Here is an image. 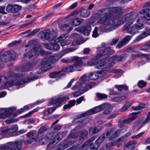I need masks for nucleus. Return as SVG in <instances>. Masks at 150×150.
<instances>
[{
  "label": "nucleus",
  "instance_id": "obj_1",
  "mask_svg": "<svg viewBox=\"0 0 150 150\" xmlns=\"http://www.w3.org/2000/svg\"><path fill=\"white\" fill-rule=\"evenodd\" d=\"M7 75V80L3 82L4 83L2 86L4 88L11 87L14 85L19 86L31 81H34L38 78V76H33L21 81L22 79L19 74L11 71L8 72Z\"/></svg>",
  "mask_w": 150,
  "mask_h": 150
},
{
  "label": "nucleus",
  "instance_id": "obj_2",
  "mask_svg": "<svg viewBox=\"0 0 150 150\" xmlns=\"http://www.w3.org/2000/svg\"><path fill=\"white\" fill-rule=\"evenodd\" d=\"M114 57H93L87 63L89 66L96 65V68L97 69H103L107 68L109 65L113 64L112 58Z\"/></svg>",
  "mask_w": 150,
  "mask_h": 150
},
{
  "label": "nucleus",
  "instance_id": "obj_3",
  "mask_svg": "<svg viewBox=\"0 0 150 150\" xmlns=\"http://www.w3.org/2000/svg\"><path fill=\"white\" fill-rule=\"evenodd\" d=\"M106 16L103 17L98 21L99 23L102 24L106 25L104 31L108 32L115 29L117 25V21L108 12L105 13Z\"/></svg>",
  "mask_w": 150,
  "mask_h": 150
},
{
  "label": "nucleus",
  "instance_id": "obj_4",
  "mask_svg": "<svg viewBox=\"0 0 150 150\" xmlns=\"http://www.w3.org/2000/svg\"><path fill=\"white\" fill-rule=\"evenodd\" d=\"M28 44L30 46L33 47V49L28 53L29 56H44L50 55L51 54L50 52H45L42 50L41 45L35 40H31L28 42Z\"/></svg>",
  "mask_w": 150,
  "mask_h": 150
},
{
  "label": "nucleus",
  "instance_id": "obj_5",
  "mask_svg": "<svg viewBox=\"0 0 150 150\" xmlns=\"http://www.w3.org/2000/svg\"><path fill=\"white\" fill-rule=\"evenodd\" d=\"M99 11L101 13L105 11L108 12L113 17V18H115L117 21L120 16L122 15L124 13L123 8L121 7H114L108 8H104L100 9Z\"/></svg>",
  "mask_w": 150,
  "mask_h": 150
},
{
  "label": "nucleus",
  "instance_id": "obj_6",
  "mask_svg": "<svg viewBox=\"0 0 150 150\" xmlns=\"http://www.w3.org/2000/svg\"><path fill=\"white\" fill-rule=\"evenodd\" d=\"M61 57H45L41 61L42 70L46 71L51 69V64L58 61Z\"/></svg>",
  "mask_w": 150,
  "mask_h": 150
},
{
  "label": "nucleus",
  "instance_id": "obj_7",
  "mask_svg": "<svg viewBox=\"0 0 150 150\" xmlns=\"http://www.w3.org/2000/svg\"><path fill=\"white\" fill-rule=\"evenodd\" d=\"M109 106L107 103H103L99 106L91 109L79 115L80 117H83L88 115H91L98 113L105 108H108Z\"/></svg>",
  "mask_w": 150,
  "mask_h": 150
},
{
  "label": "nucleus",
  "instance_id": "obj_8",
  "mask_svg": "<svg viewBox=\"0 0 150 150\" xmlns=\"http://www.w3.org/2000/svg\"><path fill=\"white\" fill-rule=\"evenodd\" d=\"M113 131V129H111L105 132L101 135L96 141L95 144L91 148V150H97L99 147V145L102 143L109 136Z\"/></svg>",
  "mask_w": 150,
  "mask_h": 150
},
{
  "label": "nucleus",
  "instance_id": "obj_9",
  "mask_svg": "<svg viewBox=\"0 0 150 150\" xmlns=\"http://www.w3.org/2000/svg\"><path fill=\"white\" fill-rule=\"evenodd\" d=\"M81 59V58L79 57H71L70 58L62 59L61 61L63 63L67 64L70 63L75 61L74 67L76 68V69L79 70V69L81 68V66L82 63Z\"/></svg>",
  "mask_w": 150,
  "mask_h": 150
},
{
  "label": "nucleus",
  "instance_id": "obj_10",
  "mask_svg": "<svg viewBox=\"0 0 150 150\" xmlns=\"http://www.w3.org/2000/svg\"><path fill=\"white\" fill-rule=\"evenodd\" d=\"M22 142H10L6 145L1 146V150H20L21 147Z\"/></svg>",
  "mask_w": 150,
  "mask_h": 150
},
{
  "label": "nucleus",
  "instance_id": "obj_11",
  "mask_svg": "<svg viewBox=\"0 0 150 150\" xmlns=\"http://www.w3.org/2000/svg\"><path fill=\"white\" fill-rule=\"evenodd\" d=\"M149 10L145 6H144L143 9L140 11L137 15L138 18L137 19V22H139L141 20L142 21H145L146 20L150 21V13L149 12Z\"/></svg>",
  "mask_w": 150,
  "mask_h": 150
},
{
  "label": "nucleus",
  "instance_id": "obj_12",
  "mask_svg": "<svg viewBox=\"0 0 150 150\" xmlns=\"http://www.w3.org/2000/svg\"><path fill=\"white\" fill-rule=\"evenodd\" d=\"M54 34V33L47 30L40 31L38 35L40 36L41 38H45L46 40L51 41L53 40L55 38Z\"/></svg>",
  "mask_w": 150,
  "mask_h": 150
},
{
  "label": "nucleus",
  "instance_id": "obj_13",
  "mask_svg": "<svg viewBox=\"0 0 150 150\" xmlns=\"http://www.w3.org/2000/svg\"><path fill=\"white\" fill-rule=\"evenodd\" d=\"M69 99L68 96H65L59 98H51L49 101V103L52 105L55 106L56 108L60 107L61 103L64 101Z\"/></svg>",
  "mask_w": 150,
  "mask_h": 150
},
{
  "label": "nucleus",
  "instance_id": "obj_14",
  "mask_svg": "<svg viewBox=\"0 0 150 150\" xmlns=\"http://www.w3.org/2000/svg\"><path fill=\"white\" fill-rule=\"evenodd\" d=\"M133 17L134 14L132 13H130L124 15L120 21L119 24H123L127 22L126 23H128L129 24L132 25L135 19Z\"/></svg>",
  "mask_w": 150,
  "mask_h": 150
},
{
  "label": "nucleus",
  "instance_id": "obj_15",
  "mask_svg": "<svg viewBox=\"0 0 150 150\" xmlns=\"http://www.w3.org/2000/svg\"><path fill=\"white\" fill-rule=\"evenodd\" d=\"M22 6L18 5H13L12 4H9L6 8V10L10 13H13L15 15L19 10L21 9Z\"/></svg>",
  "mask_w": 150,
  "mask_h": 150
},
{
  "label": "nucleus",
  "instance_id": "obj_16",
  "mask_svg": "<svg viewBox=\"0 0 150 150\" xmlns=\"http://www.w3.org/2000/svg\"><path fill=\"white\" fill-rule=\"evenodd\" d=\"M132 37V35H128L126 36L123 39L119 42L116 46V47L118 48H121L130 40Z\"/></svg>",
  "mask_w": 150,
  "mask_h": 150
},
{
  "label": "nucleus",
  "instance_id": "obj_17",
  "mask_svg": "<svg viewBox=\"0 0 150 150\" xmlns=\"http://www.w3.org/2000/svg\"><path fill=\"white\" fill-rule=\"evenodd\" d=\"M131 25L129 24L128 23H126L123 27V29L131 34L134 35L137 32L135 28L133 27H130Z\"/></svg>",
  "mask_w": 150,
  "mask_h": 150
},
{
  "label": "nucleus",
  "instance_id": "obj_18",
  "mask_svg": "<svg viewBox=\"0 0 150 150\" xmlns=\"http://www.w3.org/2000/svg\"><path fill=\"white\" fill-rule=\"evenodd\" d=\"M112 53H113V51L111 50L110 47H108L101 50L98 54V56H103L108 54H110Z\"/></svg>",
  "mask_w": 150,
  "mask_h": 150
},
{
  "label": "nucleus",
  "instance_id": "obj_19",
  "mask_svg": "<svg viewBox=\"0 0 150 150\" xmlns=\"http://www.w3.org/2000/svg\"><path fill=\"white\" fill-rule=\"evenodd\" d=\"M148 122V121L146 119L142 117L139 118L134 123V125L136 127H141L142 125H145Z\"/></svg>",
  "mask_w": 150,
  "mask_h": 150
},
{
  "label": "nucleus",
  "instance_id": "obj_20",
  "mask_svg": "<svg viewBox=\"0 0 150 150\" xmlns=\"http://www.w3.org/2000/svg\"><path fill=\"white\" fill-rule=\"evenodd\" d=\"M35 65V64L33 62L28 63L23 66L21 69V71L23 72L30 71Z\"/></svg>",
  "mask_w": 150,
  "mask_h": 150
},
{
  "label": "nucleus",
  "instance_id": "obj_21",
  "mask_svg": "<svg viewBox=\"0 0 150 150\" xmlns=\"http://www.w3.org/2000/svg\"><path fill=\"white\" fill-rule=\"evenodd\" d=\"M10 115V112L6 109H0V119L5 118Z\"/></svg>",
  "mask_w": 150,
  "mask_h": 150
},
{
  "label": "nucleus",
  "instance_id": "obj_22",
  "mask_svg": "<svg viewBox=\"0 0 150 150\" xmlns=\"http://www.w3.org/2000/svg\"><path fill=\"white\" fill-rule=\"evenodd\" d=\"M150 35V28L144 32L136 38V40L139 41L145 37Z\"/></svg>",
  "mask_w": 150,
  "mask_h": 150
},
{
  "label": "nucleus",
  "instance_id": "obj_23",
  "mask_svg": "<svg viewBox=\"0 0 150 150\" xmlns=\"http://www.w3.org/2000/svg\"><path fill=\"white\" fill-rule=\"evenodd\" d=\"M101 129V127H93L89 129V133L90 135H92L98 133Z\"/></svg>",
  "mask_w": 150,
  "mask_h": 150
},
{
  "label": "nucleus",
  "instance_id": "obj_24",
  "mask_svg": "<svg viewBox=\"0 0 150 150\" xmlns=\"http://www.w3.org/2000/svg\"><path fill=\"white\" fill-rule=\"evenodd\" d=\"M80 16L83 18L88 17L90 13L89 11H88L87 9L84 8L83 7L81 8H80Z\"/></svg>",
  "mask_w": 150,
  "mask_h": 150
},
{
  "label": "nucleus",
  "instance_id": "obj_25",
  "mask_svg": "<svg viewBox=\"0 0 150 150\" xmlns=\"http://www.w3.org/2000/svg\"><path fill=\"white\" fill-rule=\"evenodd\" d=\"M64 75V73H62V71H58L51 72L50 74V76L51 78H54L57 77H60V76H63Z\"/></svg>",
  "mask_w": 150,
  "mask_h": 150
},
{
  "label": "nucleus",
  "instance_id": "obj_26",
  "mask_svg": "<svg viewBox=\"0 0 150 150\" xmlns=\"http://www.w3.org/2000/svg\"><path fill=\"white\" fill-rule=\"evenodd\" d=\"M18 55L16 52L13 50H10L6 51L3 54L2 56H16Z\"/></svg>",
  "mask_w": 150,
  "mask_h": 150
},
{
  "label": "nucleus",
  "instance_id": "obj_27",
  "mask_svg": "<svg viewBox=\"0 0 150 150\" xmlns=\"http://www.w3.org/2000/svg\"><path fill=\"white\" fill-rule=\"evenodd\" d=\"M83 21V20L81 18H76L72 20L71 23L74 26H76L80 24Z\"/></svg>",
  "mask_w": 150,
  "mask_h": 150
},
{
  "label": "nucleus",
  "instance_id": "obj_28",
  "mask_svg": "<svg viewBox=\"0 0 150 150\" xmlns=\"http://www.w3.org/2000/svg\"><path fill=\"white\" fill-rule=\"evenodd\" d=\"M74 66H67L65 67H63L62 68L61 70L62 73V72H71L73 71Z\"/></svg>",
  "mask_w": 150,
  "mask_h": 150
},
{
  "label": "nucleus",
  "instance_id": "obj_29",
  "mask_svg": "<svg viewBox=\"0 0 150 150\" xmlns=\"http://www.w3.org/2000/svg\"><path fill=\"white\" fill-rule=\"evenodd\" d=\"M96 137L95 136L91 137L84 143L82 144V147H84L85 146L88 145L90 146H91L93 145L92 142L96 139Z\"/></svg>",
  "mask_w": 150,
  "mask_h": 150
},
{
  "label": "nucleus",
  "instance_id": "obj_30",
  "mask_svg": "<svg viewBox=\"0 0 150 150\" xmlns=\"http://www.w3.org/2000/svg\"><path fill=\"white\" fill-rule=\"evenodd\" d=\"M103 71H101L100 73L98 72H95L91 73L89 75V78L90 79L92 80H96L99 77V74L102 73Z\"/></svg>",
  "mask_w": 150,
  "mask_h": 150
},
{
  "label": "nucleus",
  "instance_id": "obj_31",
  "mask_svg": "<svg viewBox=\"0 0 150 150\" xmlns=\"http://www.w3.org/2000/svg\"><path fill=\"white\" fill-rule=\"evenodd\" d=\"M83 30H82V33L85 35L88 36L91 30V27L90 25H87L83 26Z\"/></svg>",
  "mask_w": 150,
  "mask_h": 150
},
{
  "label": "nucleus",
  "instance_id": "obj_32",
  "mask_svg": "<svg viewBox=\"0 0 150 150\" xmlns=\"http://www.w3.org/2000/svg\"><path fill=\"white\" fill-rule=\"evenodd\" d=\"M16 59V57H0V62L2 61H10Z\"/></svg>",
  "mask_w": 150,
  "mask_h": 150
},
{
  "label": "nucleus",
  "instance_id": "obj_33",
  "mask_svg": "<svg viewBox=\"0 0 150 150\" xmlns=\"http://www.w3.org/2000/svg\"><path fill=\"white\" fill-rule=\"evenodd\" d=\"M130 120L129 119H121L118 122L119 127L120 128L122 127L125 124L128 123L130 122Z\"/></svg>",
  "mask_w": 150,
  "mask_h": 150
},
{
  "label": "nucleus",
  "instance_id": "obj_34",
  "mask_svg": "<svg viewBox=\"0 0 150 150\" xmlns=\"http://www.w3.org/2000/svg\"><path fill=\"white\" fill-rule=\"evenodd\" d=\"M96 84L94 82L90 83L86 85L84 88L83 89V91L86 92L90 89L94 87Z\"/></svg>",
  "mask_w": 150,
  "mask_h": 150
},
{
  "label": "nucleus",
  "instance_id": "obj_35",
  "mask_svg": "<svg viewBox=\"0 0 150 150\" xmlns=\"http://www.w3.org/2000/svg\"><path fill=\"white\" fill-rule=\"evenodd\" d=\"M76 49L74 47L73 48H67L63 50L61 52V56H63L65 54L69 53L70 52H71L75 50Z\"/></svg>",
  "mask_w": 150,
  "mask_h": 150
},
{
  "label": "nucleus",
  "instance_id": "obj_36",
  "mask_svg": "<svg viewBox=\"0 0 150 150\" xmlns=\"http://www.w3.org/2000/svg\"><path fill=\"white\" fill-rule=\"evenodd\" d=\"M10 133L8 127H5L0 130V134L1 135H3Z\"/></svg>",
  "mask_w": 150,
  "mask_h": 150
},
{
  "label": "nucleus",
  "instance_id": "obj_37",
  "mask_svg": "<svg viewBox=\"0 0 150 150\" xmlns=\"http://www.w3.org/2000/svg\"><path fill=\"white\" fill-rule=\"evenodd\" d=\"M124 57H113V64L111 65H109L108 67H109L110 66H112L116 62H120L122 61L123 59L124 58Z\"/></svg>",
  "mask_w": 150,
  "mask_h": 150
},
{
  "label": "nucleus",
  "instance_id": "obj_38",
  "mask_svg": "<svg viewBox=\"0 0 150 150\" xmlns=\"http://www.w3.org/2000/svg\"><path fill=\"white\" fill-rule=\"evenodd\" d=\"M88 135V132L87 130H84L81 132L80 138L82 139L86 138Z\"/></svg>",
  "mask_w": 150,
  "mask_h": 150
},
{
  "label": "nucleus",
  "instance_id": "obj_39",
  "mask_svg": "<svg viewBox=\"0 0 150 150\" xmlns=\"http://www.w3.org/2000/svg\"><path fill=\"white\" fill-rule=\"evenodd\" d=\"M132 104V103L126 102L120 110V111L123 112L125 111Z\"/></svg>",
  "mask_w": 150,
  "mask_h": 150
},
{
  "label": "nucleus",
  "instance_id": "obj_40",
  "mask_svg": "<svg viewBox=\"0 0 150 150\" xmlns=\"http://www.w3.org/2000/svg\"><path fill=\"white\" fill-rule=\"evenodd\" d=\"M120 133V131L119 130H116L113 133L109 138V139L110 140H112V139L117 137Z\"/></svg>",
  "mask_w": 150,
  "mask_h": 150
},
{
  "label": "nucleus",
  "instance_id": "obj_41",
  "mask_svg": "<svg viewBox=\"0 0 150 150\" xmlns=\"http://www.w3.org/2000/svg\"><path fill=\"white\" fill-rule=\"evenodd\" d=\"M115 87L120 91H122L123 90H127L128 88L127 86L123 85H115Z\"/></svg>",
  "mask_w": 150,
  "mask_h": 150
},
{
  "label": "nucleus",
  "instance_id": "obj_42",
  "mask_svg": "<svg viewBox=\"0 0 150 150\" xmlns=\"http://www.w3.org/2000/svg\"><path fill=\"white\" fill-rule=\"evenodd\" d=\"M49 128L48 126H43L41 127L38 131V133L42 134L46 131Z\"/></svg>",
  "mask_w": 150,
  "mask_h": 150
},
{
  "label": "nucleus",
  "instance_id": "obj_43",
  "mask_svg": "<svg viewBox=\"0 0 150 150\" xmlns=\"http://www.w3.org/2000/svg\"><path fill=\"white\" fill-rule=\"evenodd\" d=\"M45 137L48 140H52L55 138V136L53 133L51 132L47 134Z\"/></svg>",
  "mask_w": 150,
  "mask_h": 150
},
{
  "label": "nucleus",
  "instance_id": "obj_44",
  "mask_svg": "<svg viewBox=\"0 0 150 150\" xmlns=\"http://www.w3.org/2000/svg\"><path fill=\"white\" fill-rule=\"evenodd\" d=\"M78 134L76 132H75L74 130H72L71 131V133L68 136V138L71 139L76 137L77 136Z\"/></svg>",
  "mask_w": 150,
  "mask_h": 150
},
{
  "label": "nucleus",
  "instance_id": "obj_45",
  "mask_svg": "<svg viewBox=\"0 0 150 150\" xmlns=\"http://www.w3.org/2000/svg\"><path fill=\"white\" fill-rule=\"evenodd\" d=\"M21 41L20 40L18 41H15L8 44V46L9 47H11L17 45L21 43Z\"/></svg>",
  "mask_w": 150,
  "mask_h": 150
},
{
  "label": "nucleus",
  "instance_id": "obj_46",
  "mask_svg": "<svg viewBox=\"0 0 150 150\" xmlns=\"http://www.w3.org/2000/svg\"><path fill=\"white\" fill-rule=\"evenodd\" d=\"M150 48V41L140 48L141 50H147Z\"/></svg>",
  "mask_w": 150,
  "mask_h": 150
},
{
  "label": "nucleus",
  "instance_id": "obj_47",
  "mask_svg": "<svg viewBox=\"0 0 150 150\" xmlns=\"http://www.w3.org/2000/svg\"><path fill=\"white\" fill-rule=\"evenodd\" d=\"M40 30L39 28L35 29L33 30L32 32L27 35L26 36L27 37H29L35 35L37 33H38Z\"/></svg>",
  "mask_w": 150,
  "mask_h": 150
},
{
  "label": "nucleus",
  "instance_id": "obj_48",
  "mask_svg": "<svg viewBox=\"0 0 150 150\" xmlns=\"http://www.w3.org/2000/svg\"><path fill=\"white\" fill-rule=\"evenodd\" d=\"M139 113L138 112H133L130 114V117L127 118V119H129L131 120L130 122H132L133 120L135 119L137 117V115Z\"/></svg>",
  "mask_w": 150,
  "mask_h": 150
},
{
  "label": "nucleus",
  "instance_id": "obj_49",
  "mask_svg": "<svg viewBox=\"0 0 150 150\" xmlns=\"http://www.w3.org/2000/svg\"><path fill=\"white\" fill-rule=\"evenodd\" d=\"M52 50L56 51H58L59 49L60 46L59 44L57 43L52 42Z\"/></svg>",
  "mask_w": 150,
  "mask_h": 150
},
{
  "label": "nucleus",
  "instance_id": "obj_50",
  "mask_svg": "<svg viewBox=\"0 0 150 150\" xmlns=\"http://www.w3.org/2000/svg\"><path fill=\"white\" fill-rule=\"evenodd\" d=\"M67 36L65 35H63L58 37L56 39V40L57 42H62L64 41V40L67 38Z\"/></svg>",
  "mask_w": 150,
  "mask_h": 150
},
{
  "label": "nucleus",
  "instance_id": "obj_51",
  "mask_svg": "<svg viewBox=\"0 0 150 150\" xmlns=\"http://www.w3.org/2000/svg\"><path fill=\"white\" fill-rule=\"evenodd\" d=\"M10 133H13L16 131L18 129V127L17 126H13L10 127H8Z\"/></svg>",
  "mask_w": 150,
  "mask_h": 150
},
{
  "label": "nucleus",
  "instance_id": "obj_52",
  "mask_svg": "<svg viewBox=\"0 0 150 150\" xmlns=\"http://www.w3.org/2000/svg\"><path fill=\"white\" fill-rule=\"evenodd\" d=\"M39 109L38 108H35L33 110L30 111L28 114L25 115L24 116H23V117H29L34 112L38 111Z\"/></svg>",
  "mask_w": 150,
  "mask_h": 150
},
{
  "label": "nucleus",
  "instance_id": "obj_53",
  "mask_svg": "<svg viewBox=\"0 0 150 150\" xmlns=\"http://www.w3.org/2000/svg\"><path fill=\"white\" fill-rule=\"evenodd\" d=\"M96 95L97 97L100 99H104L107 98V96L104 94H102L100 93H96Z\"/></svg>",
  "mask_w": 150,
  "mask_h": 150
},
{
  "label": "nucleus",
  "instance_id": "obj_54",
  "mask_svg": "<svg viewBox=\"0 0 150 150\" xmlns=\"http://www.w3.org/2000/svg\"><path fill=\"white\" fill-rule=\"evenodd\" d=\"M69 26V24H62L60 26V28L63 31H66L67 30Z\"/></svg>",
  "mask_w": 150,
  "mask_h": 150
},
{
  "label": "nucleus",
  "instance_id": "obj_55",
  "mask_svg": "<svg viewBox=\"0 0 150 150\" xmlns=\"http://www.w3.org/2000/svg\"><path fill=\"white\" fill-rule=\"evenodd\" d=\"M86 78V76L85 75L82 76L80 78V80L78 81L79 82L80 86H82L84 83Z\"/></svg>",
  "mask_w": 150,
  "mask_h": 150
},
{
  "label": "nucleus",
  "instance_id": "obj_56",
  "mask_svg": "<svg viewBox=\"0 0 150 150\" xmlns=\"http://www.w3.org/2000/svg\"><path fill=\"white\" fill-rule=\"evenodd\" d=\"M37 137H33L31 139H29L25 141L24 143L26 144H30L33 142L37 140Z\"/></svg>",
  "mask_w": 150,
  "mask_h": 150
},
{
  "label": "nucleus",
  "instance_id": "obj_57",
  "mask_svg": "<svg viewBox=\"0 0 150 150\" xmlns=\"http://www.w3.org/2000/svg\"><path fill=\"white\" fill-rule=\"evenodd\" d=\"M70 145H69V146ZM69 145L66 144L65 143H62L58 149L55 150H63L68 147Z\"/></svg>",
  "mask_w": 150,
  "mask_h": 150
},
{
  "label": "nucleus",
  "instance_id": "obj_58",
  "mask_svg": "<svg viewBox=\"0 0 150 150\" xmlns=\"http://www.w3.org/2000/svg\"><path fill=\"white\" fill-rule=\"evenodd\" d=\"M146 84V83L143 80L139 81L138 83V86L140 88L144 87Z\"/></svg>",
  "mask_w": 150,
  "mask_h": 150
},
{
  "label": "nucleus",
  "instance_id": "obj_59",
  "mask_svg": "<svg viewBox=\"0 0 150 150\" xmlns=\"http://www.w3.org/2000/svg\"><path fill=\"white\" fill-rule=\"evenodd\" d=\"M98 30V27H96L93 32V34H92V37H93L96 38L98 36L99 34L97 32Z\"/></svg>",
  "mask_w": 150,
  "mask_h": 150
},
{
  "label": "nucleus",
  "instance_id": "obj_60",
  "mask_svg": "<svg viewBox=\"0 0 150 150\" xmlns=\"http://www.w3.org/2000/svg\"><path fill=\"white\" fill-rule=\"evenodd\" d=\"M45 47L48 50H52V42H50L49 44H45L44 45Z\"/></svg>",
  "mask_w": 150,
  "mask_h": 150
},
{
  "label": "nucleus",
  "instance_id": "obj_61",
  "mask_svg": "<svg viewBox=\"0 0 150 150\" xmlns=\"http://www.w3.org/2000/svg\"><path fill=\"white\" fill-rule=\"evenodd\" d=\"M54 141L51 142L47 146V150H50L51 148L54 145Z\"/></svg>",
  "mask_w": 150,
  "mask_h": 150
},
{
  "label": "nucleus",
  "instance_id": "obj_62",
  "mask_svg": "<svg viewBox=\"0 0 150 150\" xmlns=\"http://www.w3.org/2000/svg\"><path fill=\"white\" fill-rule=\"evenodd\" d=\"M126 98L125 96H122L120 97H116L115 98V100L116 101L120 102L123 100L125 99Z\"/></svg>",
  "mask_w": 150,
  "mask_h": 150
},
{
  "label": "nucleus",
  "instance_id": "obj_63",
  "mask_svg": "<svg viewBox=\"0 0 150 150\" xmlns=\"http://www.w3.org/2000/svg\"><path fill=\"white\" fill-rule=\"evenodd\" d=\"M136 28L138 30L140 29L144 28V24L142 23H138L135 25Z\"/></svg>",
  "mask_w": 150,
  "mask_h": 150
},
{
  "label": "nucleus",
  "instance_id": "obj_64",
  "mask_svg": "<svg viewBox=\"0 0 150 150\" xmlns=\"http://www.w3.org/2000/svg\"><path fill=\"white\" fill-rule=\"evenodd\" d=\"M36 6L33 4L31 5H29L28 7L25 8V9L26 10H30L32 9H36Z\"/></svg>",
  "mask_w": 150,
  "mask_h": 150
}]
</instances>
